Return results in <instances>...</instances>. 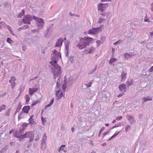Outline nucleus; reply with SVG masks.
<instances>
[{
	"label": "nucleus",
	"mask_w": 153,
	"mask_h": 153,
	"mask_svg": "<svg viewBox=\"0 0 153 153\" xmlns=\"http://www.w3.org/2000/svg\"><path fill=\"white\" fill-rule=\"evenodd\" d=\"M94 40V38L91 37H85L80 39V40L76 46L79 49L82 50L85 48L87 46L89 45L90 42Z\"/></svg>",
	"instance_id": "f257e3e1"
},
{
	"label": "nucleus",
	"mask_w": 153,
	"mask_h": 153,
	"mask_svg": "<svg viewBox=\"0 0 153 153\" xmlns=\"http://www.w3.org/2000/svg\"><path fill=\"white\" fill-rule=\"evenodd\" d=\"M50 64L53 66L52 68V72L53 74L54 77L55 79L61 73V67L58 66L57 63H53L52 62H50Z\"/></svg>",
	"instance_id": "f03ea898"
},
{
	"label": "nucleus",
	"mask_w": 153,
	"mask_h": 153,
	"mask_svg": "<svg viewBox=\"0 0 153 153\" xmlns=\"http://www.w3.org/2000/svg\"><path fill=\"white\" fill-rule=\"evenodd\" d=\"M60 57H61V53L57 51L56 50H54L51 55V60L52 61L51 62H52L53 63H56Z\"/></svg>",
	"instance_id": "7ed1b4c3"
},
{
	"label": "nucleus",
	"mask_w": 153,
	"mask_h": 153,
	"mask_svg": "<svg viewBox=\"0 0 153 153\" xmlns=\"http://www.w3.org/2000/svg\"><path fill=\"white\" fill-rule=\"evenodd\" d=\"M53 24H51L48 27L47 29L45 31V36L46 37H50L51 34V32L53 30Z\"/></svg>",
	"instance_id": "20e7f679"
},
{
	"label": "nucleus",
	"mask_w": 153,
	"mask_h": 153,
	"mask_svg": "<svg viewBox=\"0 0 153 153\" xmlns=\"http://www.w3.org/2000/svg\"><path fill=\"white\" fill-rule=\"evenodd\" d=\"M32 19L31 16L29 15H27L24 16L22 19V22L25 24H30V21Z\"/></svg>",
	"instance_id": "39448f33"
},
{
	"label": "nucleus",
	"mask_w": 153,
	"mask_h": 153,
	"mask_svg": "<svg viewBox=\"0 0 153 153\" xmlns=\"http://www.w3.org/2000/svg\"><path fill=\"white\" fill-rule=\"evenodd\" d=\"M43 20V19L42 18L38 19L37 20L36 25L39 29H42L43 27L44 24Z\"/></svg>",
	"instance_id": "423d86ee"
},
{
	"label": "nucleus",
	"mask_w": 153,
	"mask_h": 153,
	"mask_svg": "<svg viewBox=\"0 0 153 153\" xmlns=\"http://www.w3.org/2000/svg\"><path fill=\"white\" fill-rule=\"evenodd\" d=\"M101 30L102 29L101 27L96 28H92V29L89 30L88 32V33L91 34H95L97 32V30Z\"/></svg>",
	"instance_id": "0eeeda50"
},
{
	"label": "nucleus",
	"mask_w": 153,
	"mask_h": 153,
	"mask_svg": "<svg viewBox=\"0 0 153 153\" xmlns=\"http://www.w3.org/2000/svg\"><path fill=\"white\" fill-rule=\"evenodd\" d=\"M65 56H68V54L69 53V46L70 45V42L68 41H67L66 42H65Z\"/></svg>",
	"instance_id": "6e6552de"
},
{
	"label": "nucleus",
	"mask_w": 153,
	"mask_h": 153,
	"mask_svg": "<svg viewBox=\"0 0 153 153\" xmlns=\"http://www.w3.org/2000/svg\"><path fill=\"white\" fill-rule=\"evenodd\" d=\"M119 91L123 93H124L126 91V85L124 84H122L119 86Z\"/></svg>",
	"instance_id": "1a4fd4ad"
},
{
	"label": "nucleus",
	"mask_w": 153,
	"mask_h": 153,
	"mask_svg": "<svg viewBox=\"0 0 153 153\" xmlns=\"http://www.w3.org/2000/svg\"><path fill=\"white\" fill-rule=\"evenodd\" d=\"M56 95L58 99L62 98L63 96V93L62 90L60 89L56 90Z\"/></svg>",
	"instance_id": "9d476101"
},
{
	"label": "nucleus",
	"mask_w": 153,
	"mask_h": 153,
	"mask_svg": "<svg viewBox=\"0 0 153 153\" xmlns=\"http://www.w3.org/2000/svg\"><path fill=\"white\" fill-rule=\"evenodd\" d=\"M126 117L127 118L128 120L129 121L131 124L134 123L136 121L132 116L131 115H126Z\"/></svg>",
	"instance_id": "9b49d317"
},
{
	"label": "nucleus",
	"mask_w": 153,
	"mask_h": 153,
	"mask_svg": "<svg viewBox=\"0 0 153 153\" xmlns=\"http://www.w3.org/2000/svg\"><path fill=\"white\" fill-rule=\"evenodd\" d=\"M38 90V89L36 86H34L32 88H30L29 90V93L30 95H32L34 92Z\"/></svg>",
	"instance_id": "f8f14e48"
},
{
	"label": "nucleus",
	"mask_w": 153,
	"mask_h": 153,
	"mask_svg": "<svg viewBox=\"0 0 153 153\" xmlns=\"http://www.w3.org/2000/svg\"><path fill=\"white\" fill-rule=\"evenodd\" d=\"M110 95L109 93L107 91L103 92L102 93V97L103 98H105V99H102L104 101H106V99L109 97Z\"/></svg>",
	"instance_id": "ddd939ff"
},
{
	"label": "nucleus",
	"mask_w": 153,
	"mask_h": 153,
	"mask_svg": "<svg viewBox=\"0 0 153 153\" xmlns=\"http://www.w3.org/2000/svg\"><path fill=\"white\" fill-rule=\"evenodd\" d=\"M63 41L62 39L61 38H59L56 42L55 47H59L62 45Z\"/></svg>",
	"instance_id": "4468645a"
},
{
	"label": "nucleus",
	"mask_w": 153,
	"mask_h": 153,
	"mask_svg": "<svg viewBox=\"0 0 153 153\" xmlns=\"http://www.w3.org/2000/svg\"><path fill=\"white\" fill-rule=\"evenodd\" d=\"M94 51V48L92 47H91L89 48L86 49L85 50V52L87 54L92 53Z\"/></svg>",
	"instance_id": "2eb2a0df"
},
{
	"label": "nucleus",
	"mask_w": 153,
	"mask_h": 153,
	"mask_svg": "<svg viewBox=\"0 0 153 153\" xmlns=\"http://www.w3.org/2000/svg\"><path fill=\"white\" fill-rule=\"evenodd\" d=\"M30 109V107L29 106H27L24 107L22 108V111L23 112L27 113L28 111Z\"/></svg>",
	"instance_id": "dca6fc26"
},
{
	"label": "nucleus",
	"mask_w": 153,
	"mask_h": 153,
	"mask_svg": "<svg viewBox=\"0 0 153 153\" xmlns=\"http://www.w3.org/2000/svg\"><path fill=\"white\" fill-rule=\"evenodd\" d=\"M33 115L29 119V123L30 125H33L35 123L34 120L33 119Z\"/></svg>",
	"instance_id": "f3484780"
},
{
	"label": "nucleus",
	"mask_w": 153,
	"mask_h": 153,
	"mask_svg": "<svg viewBox=\"0 0 153 153\" xmlns=\"http://www.w3.org/2000/svg\"><path fill=\"white\" fill-rule=\"evenodd\" d=\"M26 134H24V135H22V134H15V136L16 137H17L18 138H19V140H21L23 138L25 137V136Z\"/></svg>",
	"instance_id": "a211bd4d"
},
{
	"label": "nucleus",
	"mask_w": 153,
	"mask_h": 153,
	"mask_svg": "<svg viewBox=\"0 0 153 153\" xmlns=\"http://www.w3.org/2000/svg\"><path fill=\"white\" fill-rule=\"evenodd\" d=\"M134 56V55H133L131 53H125L124 54V56L125 58L126 59L129 58V57H131V56Z\"/></svg>",
	"instance_id": "6ab92c4d"
},
{
	"label": "nucleus",
	"mask_w": 153,
	"mask_h": 153,
	"mask_svg": "<svg viewBox=\"0 0 153 153\" xmlns=\"http://www.w3.org/2000/svg\"><path fill=\"white\" fill-rule=\"evenodd\" d=\"M144 102H145L146 101L149 100H152V98L151 97L148 96L147 97H145L144 98Z\"/></svg>",
	"instance_id": "aec40b11"
},
{
	"label": "nucleus",
	"mask_w": 153,
	"mask_h": 153,
	"mask_svg": "<svg viewBox=\"0 0 153 153\" xmlns=\"http://www.w3.org/2000/svg\"><path fill=\"white\" fill-rule=\"evenodd\" d=\"M127 84L128 86L131 85L133 84V82L131 79H128Z\"/></svg>",
	"instance_id": "412c9836"
},
{
	"label": "nucleus",
	"mask_w": 153,
	"mask_h": 153,
	"mask_svg": "<svg viewBox=\"0 0 153 153\" xmlns=\"http://www.w3.org/2000/svg\"><path fill=\"white\" fill-rule=\"evenodd\" d=\"M65 82V84H64L62 86V88L63 89L64 91H65L66 90V83H65V82H66V80H64Z\"/></svg>",
	"instance_id": "4be33fe9"
},
{
	"label": "nucleus",
	"mask_w": 153,
	"mask_h": 153,
	"mask_svg": "<svg viewBox=\"0 0 153 153\" xmlns=\"http://www.w3.org/2000/svg\"><path fill=\"white\" fill-rule=\"evenodd\" d=\"M117 60V59L115 58H113L111 59L109 61V64H111V63L115 62Z\"/></svg>",
	"instance_id": "5701e85b"
},
{
	"label": "nucleus",
	"mask_w": 153,
	"mask_h": 153,
	"mask_svg": "<svg viewBox=\"0 0 153 153\" xmlns=\"http://www.w3.org/2000/svg\"><path fill=\"white\" fill-rule=\"evenodd\" d=\"M104 8L101 6L99 4L98 5V10L99 11L102 12L104 10Z\"/></svg>",
	"instance_id": "b1692460"
},
{
	"label": "nucleus",
	"mask_w": 153,
	"mask_h": 153,
	"mask_svg": "<svg viewBox=\"0 0 153 153\" xmlns=\"http://www.w3.org/2000/svg\"><path fill=\"white\" fill-rule=\"evenodd\" d=\"M22 13H19L18 15V17H19L21 18L24 15V14L25 13V11L23 10H22Z\"/></svg>",
	"instance_id": "393cba45"
},
{
	"label": "nucleus",
	"mask_w": 153,
	"mask_h": 153,
	"mask_svg": "<svg viewBox=\"0 0 153 153\" xmlns=\"http://www.w3.org/2000/svg\"><path fill=\"white\" fill-rule=\"evenodd\" d=\"M25 98L26 100V102L27 103L30 101V98L29 96L28 95H26L25 96Z\"/></svg>",
	"instance_id": "a878e982"
},
{
	"label": "nucleus",
	"mask_w": 153,
	"mask_h": 153,
	"mask_svg": "<svg viewBox=\"0 0 153 153\" xmlns=\"http://www.w3.org/2000/svg\"><path fill=\"white\" fill-rule=\"evenodd\" d=\"M97 67L96 66L95 68L94 69H91V70H90L88 73V74H92L94 71H95L96 70H97Z\"/></svg>",
	"instance_id": "bb28decb"
},
{
	"label": "nucleus",
	"mask_w": 153,
	"mask_h": 153,
	"mask_svg": "<svg viewBox=\"0 0 153 153\" xmlns=\"http://www.w3.org/2000/svg\"><path fill=\"white\" fill-rule=\"evenodd\" d=\"M131 126L130 125H127L125 127L126 131H127L130 129Z\"/></svg>",
	"instance_id": "cd10ccee"
},
{
	"label": "nucleus",
	"mask_w": 153,
	"mask_h": 153,
	"mask_svg": "<svg viewBox=\"0 0 153 153\" xmlns=\"http://www.w3.org/2000/svg\"><path fill=\"white\" fill-rule=\"evenodd\" d=\"M92 85V83L91 82H89L88 84H84V85H85L86 88L90 87Z\"/></svg>",
	"instance_id": "c85d7f7f"
},
{
	"label": "nucleus",
	"mask_w": 153,
	"mask_h": 153,
	"mask_svg": "<svg viewBox=\"0 0 153 153\" xmlns=\"http://www.w3.org/2000/svg\"><path fill=\"white\" fill-rule=\"evenodd\" d=\"M7 42L10 44L13 42V41L10 38L7 39Z\"/></svg>",
	"instance_id": "c756f323"
},
{
	"label": "nucleus",
	"mask_w": 153,
	"mask_h": 153,
	"mask_svg": "<svg viewBox=\"0 0 153 153\" xmlns=\"http://www.w3.org/2000/svg\"><path fill=\"white\" fill-rule=\"evenodd\" d=\"M73 56H70V57L69 58V59H68V62H71V63H72L73 62H74V60H73Z\"/></svg>",
	"instance_id": "7c9ffc66"
},
{
	"label": "nucleus",
	"mask_w": 153,
	"mask_h": 153,
	"mask_svg": "<svg viewBox=\"0 0 153 153\" xmlns=\"http://www.w3.org/2000/svg\"><path fill=\"white\" fill-rule=\"evenodd\" d=\"M60 87V83L59 81H57L56 82V89H59V88Z\"/></svg>",
	"instance_id": "2f4dec72"
},
{
	"label": "nucleus",
	"mask_w": 153,
	"mask_h": 153,
	"mask_svg": "<svg viewBox=\"0 0 153 153\" xmlns=\"http://www.w3.org/2000/svg\"><path fill=\"white\" fill-rule=\"evenodd\" d=\"M126 76V74L125 73L123 72L122 74L121 75L122 79H125Z\"/></svg>",
	"instance_id": "473e14b6"
},
{
	"label": "nucleus",
	"mask_w": 153,
	"mask_h": 153,
	"mask_svg": "<svg viewBox=\"0 0 153 153\" xmlns=\"http://www.w3.org/2000/svg\"><path fill=\"white\" fill-rule=\"evenodd\" d=\"M96 43L97 44V46H100L101 44L103 43V42H102V41H101L100 40H97L96 41Z\"/></svg>",
	"instance_id": "72a5a7b5"
},
{
	"label": "nucleus",
	"mask_w": 153,
	"mask_h": 153,
	"mask_svg": "<svg viewBox=\"0 0 153 153\" xmlns=\"http://www.w3.org/2000/svg\"><path fill=\"white\" fill-rule=\"evenodd\" d=\"M11 79L9 80V82L11 83V84H12V81H13V82H14V80H16V79L13 76L11 77Z\"/></svg>",
	"instance_id": "f704fd0d"
},
{
	"label": "nucleus",
	"mask_w": 153,
	"mask_h": 153,
	"mask_svg": "<svg viewBox=\"0 0 153 153\" xmlns=\"http://www.w3.org/2000/svg\"><path fill=\"white\" fill-rule=\"evenodd\" d=\"M10 111V108H8L7 109V111L6 113V115L7 116V117H8L9 116Z\"/></svg>",
	"instance_id": "c9c22d12"
},
{
	"label": "nucleus",
	"mask_w": 153,
	"mask_h": 153,
	"mask_svg": "<svg viewBox=\"0 0 153 153\" xmlns=\"http://www.w3.org/2000/svg\"><path fill=\"white\" fill-rule=\"evenodd\" d=\"M103 20H104V19L103 18L100 17L99 19L98 23H101L102 22V21Z\"/></svg>",
	"instance_id": "e433bc0d"
},
{
	"label": "nucleus",
	"mask_w": 153,
	"mask_h": 153,
	"mask_svg": "<svg viewBox=\"0 0 153 153\" xmlns=\"http://www.w3.org/2000/svg\"><path fill=\"white\" fill-rule=\"evenodd\" d=\"M104 9L105 7L106 6L107 7L108 6L107 4H102V3H100L99 4Z\"/></svg>",
	"instance_id": "4c0bfd02"
},
{
	"label": "nucleus",
	"mask_w": 153,
	"mask_h": 153,
	"mask_svg": "<svg viewBox=\"0 0 153 153\" xmlns=\"http://www.w3.org/2000/svg\"><path fill=\"white\" fill-rule=\"evenodd\" d=\"M106 39L105 37L104 36H103L101 37L100 39V40L102 42H103V43L105 41V39Z\"/></svg>",
	"instance_id": "58836bf2"
},
{
	"label": "nucleus",
	"mask_w": 153,
	"mask_h": 153,
	"mask_svg": "<svg viewBox=\"0 0 153 153\" xmlns=\"http://www.w3.org/2000/svg\"><path fill=\"white\" fill-rule=\"evenodd\" d=\"M65 145H62L59 149V152L61 150H63V147H65Z\"/></svg>",
	"instance_id": "ea45409f"
},
{
	"label": "nucleus",
	"mask_w": 153,
	"mask_h": 153,
	"mask_svg": "<svg viewBox=\"0 0 153 153\" xmlns=\"http://www.w3.org/2000/svg\"><path fill=\"white\" fill-rule=\"evenodd\" d=\"M21 108V104L20 103L18 105V108L17 109L16 111L19 112V111L20 110Z\"/></svg>",
	"instance_id": "a19ab883"
},
{
	"label": "nucleus",
	"mask_w": 153,
	"mask_h": 153,
	"mask_svg": "<svg viewBox=\"0 0 153 153\" xmlns=\"http://www.w3.org/2000/svg\"><path fill=\"white\" fill-rule=\"evenodd\" d=\"M39 101L37 100L35 102H33L32 104V106H34V105H36L37 103H39Z\"/></svg>",
	"instance_id": "79ce46f5"
},
{
	"label": "nucleus",
	"mask_w": 153,
	"mask_h": 153,
	"mask_svg": "<svg viewBox=\"0 0 153 153\" xmlns=\"http://www.w3.org/2000/svg\"><path fill=\"white\" fill-rule=\"evenodd\" d=\"M42 121V124L44 125V123H46L45 119V118H43V117H42L41 118Z\"/></svg>",
	"instance_id": "37998d69"
},
{
	"label": "nucleus",
	"mask_w": 153,
	"mask_h": 153,
	"mask_svg": "<svg viewBox=\"0 0 153 153\" xmlns=\"http://www.w3.org/2000/svg\"><path fill=\"white\" fill-rule=\"evenodd\" d=\"M1 108L2 110H4L5 109L6 106L4 105H3L0 107Z\"/></svg>",
	"instance_id": "c03bdc74"
},
{
	"label": "nucleus",
	"mask_w": 153,
	"mask_h": 153,
	"mask_svg": "<svg viewBox=\"0 0 153 153\" xmlns=\"http://www.w3.org/2000/svg\"><path fill=\"white\" fill-rule=\"evenodd\" d=\"M104 129L105 127H102L100 130L99 134H101L102 133V131Z\"/></svg>",
	"instance_id": "a18cd8bd"
},
{
	"label": "nucleus",
	"mask_w": 153,
	"mask_h": 153,
	"mask_svg": "<svg viewBox=\"0 0 153 153\" xmlns=\"http://www.w3.org/2000/svg\"><path fill=\"white\" fill-rule=\"evenodd\" d=\"M4 22H3L0 21V29H1L2 27L1 25H4Z\"/></svg>",
	"instance_id": "49530a36"
},
{
	"label": "nucleus",
	"mask_w": 153,
	"mask_h": 153,
	"mask_svg": "<svg viewBox=\"0 0 153 153\" xmlns=\"http://www.w3.org/2000/svg\"><path fill=\"white\" fill-rule=\"evenodd\" d=\"M69 14H70V15L71 16H78V15H77L76 14H72L71 12L69 13Z\"/></svg>",
	"instance_id": "de8ad7c7"
},
{
	"label": "nucleus",
	"mask_w": 153,
	"mask_h": 153,
	"mask_svg": "<svg viewBox=\"0 0 153 153\" xmlns=\"http://www.w3.org/2000/svg\"><path fill=\"white\" fill-rule=\"evenodd\" d=\"M23 27V29L28 28L29 27V26L27 25H25Z\"/></svg>",
	"instance_id": "09e8293b"
},
{
	"label": "nucleus",
	"mask_w": 153,
	"mask_h": 153,
	"mask_svg": "<svg viewBox=\"0 0 153 153\" xmlns=\"http://www.w3.org/2000/svg\"><path fill=\"white\" fill-rule=\"evenodd\" d=\"M122 118V116H120V117H116V120H120Z\"/></svg>",
	"instance_id": "8fccbe9b"
},
{
	"label": "nucleus",
	"mask_w": 153,
	"mask_h": 153,
	"mask_svg": "<svg viewBox=\"0 0 153 153\" xmlns=\"http://www.w3.org/2000/svg\"><path fill=\"white\" fill-rule=\"evenodd\" d=\"M7 5V2H4L3 4V6L4 7H6Z\"/></svg>",
	"instance_id": "3c124183"
},
{
	"label": "nucleus",
	"mask_w": 153,
	"mask_h": 153,
	"mask_svg": "<svg viewBox=\"0 0 153 153\" xmlns=\"http://www.w3.org/2000/svg\"><path fill=\"white\" fill-rule=\"evenodd\" d=\"M149 71L152 72L153 71V66H152L149 69Z\"/></svg>",
	"instance_id": "603ef678"
},
{
	"label": "nucleus",
	"mask_w": 153,
	"mask_h": 153,
	"mask_svg": "<svg viewBox=\"0 0 153 153\" xmlns=\"http://www.w3.org/2000/svg\"><path fill=\"white\" fill-rule=\"evenodd\" d=\"M143 117V114H140L139 115V118H142Z\"/></svg>",
	"instance_id": "864d4df0"
},
{
	"label": "nucleus",
	"mask_w": 153,
	"mask_h": 153,
	"mask_svg": "<svg viewBox=\"0 0 153 153\" xmlns=\"http://www.w3.org/2000/svg\"><path fill=\"white\" fill-rule=\"evenodd\" d=\"M40 18H39L38 17H37L35 16H33V19L35 20L36 21V22H37V20L38 19H40Z\"/></svg>",
	"instance_id": "5fc2aeb1"
},
{
	"label": "nucleus",
	"mask_w": 153,
	"mask_h": 153,
	"mask_svg": "<svg viewBox=\"0 0 153 153\" xmlns=\"http://www.w3.org/2000/svg\"><path fill=\"white\" fill-rule=\"evenodd\" d=\"M54 102V98H53L51 100L50 103L51 105L53 104Z\"/></svg>",
	"instance_id": "6e6d98bb"
},
{
	"label": "nucleus",
	"mask_w": 153,
	"mask_h": 153,
	"mask_svg": "<svg viewBox=\"0 0 153 153\" xmlns=\"http://www.w3.org/2000/svg\"><path fill=\"white\" fill-rule=\"evenodd\" d=\"M22 113L20 114L18 116V118L19 119V120L21 118V116L22 115Z\"/></svg>",
	"instance_id": "4d7b16f0"
},
{
	"label": "nucleus",
	"mask_w": 153,
	"mask_h": 153,
	"mask_svg": "<svg viewBox=\"0 0 153 153\" xmlns=\"http://www.w3.org/2000/svg\"><path fill=\"white\" fill-rule=\"evenodd\" d=\"M51 105L50 103H49V104H48V105H46V106H45V108H47L48 107H50Z\"/></svg>",
	"instance_id": "13d9d810"
},
{
	"label": "nucleus",
	"mask_w": 153,
	"mask_h": 153,
	"mask_svg": "<svg viewBox=\"0 0 153 153\" xmlns=\"http://www.w3.org/2000/svg\"><path fill=\"white\" fill-rule=\"evenodd\" d=\"M151 10L153 11V2L151 4Z\"/></svg>",
	"instance_id": "bf43d9fd"
},
{
	"label": "nucleus",
	"mask_w": 153,
	"mask_h": 153,
	"mask_svg": "<svg viewBox=\"0 0 153 153\" xmlns=\"http://www.w3.org/2000/svg\"><path fill=\"white\" fill-rule=\"evenodd\" d=\"M111 0H101V2H104V1H111Z\"/></svg>",
	"instance_id": "052dcab7"
},
{
	"label": "nucleus",
	"mask_w": 153,
	"mask_h": 153,
	"mask_svg": "<svg viewBox=\"0 0 153 153\" xmlns=\"http://www.w3.org/2000/svg\"><path fill=\"white\" fill-rule=\"evenodd\" d=\"M117 135V134H114V135L112 137H111L108 140H109L110 139H111V138L115 137Z\"/></svg>",
	"instance_id": "680f3d73"
},
{
	"label": "nucleus",
	"mask_w": 153,
	"mask_h": 153,
	"mask_svg": "<svg viewBox=\"0 0 153 153\" xmlns=\"http://www.w3.org/2000/svg\"><path fill=\"white\" fill-rule=\"evenodd\" d=\"M120 43L119 42V41H118L116 42H115V43H114V45H115L116 44H119Z\"/></svg>",
	"instance_id": "e2e57ef3"
},
{
	"label": "nucleus",
	"mask_w": 153,
	"mask_h": 153,
	"mask_svg": "<svg viewBox=\"0 0 153 153\" xmlns=\"http://www.w3.org/2000/svg\"><path fill=\"white\" fill-rule=\"evenodd\" d=\"M22 29H23V27H20L18 29V30L19 31H20V30H22Z\"/></svg>",
	"instance_id": "0e129e2a"
},
{
	"label": "nucleus",
	"mask_w": 153,
	"mask_h": 153,
	"mask_svg": "<svg viewBox=\"0 0 153 153\" xmlns=\"http://www.w3.org/2000/svg\"><path fill=\"white\" fill-rule=\"evenodd\" d=\"M150 34L151 36H152L153 35V31L152 32H150Z\"/></svg>",
	"instance_id": "69168bd1"
},
{
	"label": "nucleus",
	"mask_w": 153,
	"mask_h": 153,
	"mask_svg": "<svg viewBox=\"0 0 153 153\" xmlns=\"http://www.w3.org/2000/svg\"><path fill=\"white\" fill-rule=\"evenodd\" d=\"M12 85V88L13 89L15 87V84H14H14H11Z\"/></svg>",
	"instance_id": "338daca9"
},
{
	"label": "nucleus",
	"mask_w": 153,
	"mask_h": 153,
	"mask_svg": "<svg viewBox=\"0 0 153 153\" xmlns=\"http://www.w3.org/2000/svg\"><path fill=\"white\" fill-rule=\"evenodd\" d=\"M144 21L145 22H149V20L148 19H144Z\"/></svg>",
	"instance_id": "774afa93"
}]
</instances>
